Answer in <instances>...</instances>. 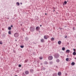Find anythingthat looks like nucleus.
Instances as JSON below:
<instances>
[{
  "label": "nucleus",
  "instance_id": "nucleus-9",
  "mask_svg": "<svg viewBox=\"0 0 76 76\" xmlns=\"http://www.w3.org/2000/svg\"><path fill=\"white\" fill-rule=\"evenodd\" d=\"M66 53H70V50H66Z\"/></svg>",
  "mask_w": 76,
  "mask_h": 76
},
{
  "label": "nucleus",
  "instance_id": "nucleus-12",
  "mask_svg": "<svg viewBox=\"0 0 76 76\" xmlns=\"http://www.w3.org/2000/svg\"><path fill=\"white\" fill-rule=\"evenodd\" d=\"M20 5V4L18 2H17L16 3L17 6H19Z\"/></svg>",
  "mask_w": 76,
  "mask_h": 76
},
{
  "label": "nucleus",
  "instance_id": "nucleus-10",
  "mask_svg": "<svg viewBox=\"0 0 76 76\" xmlns=\"http://www.w3.org/2000/svg\"><path fill=\"white\" fill-rule=\"evenodd\" d=\"M58 44L59 45H60L61 44V42L60 41H58Z\"/></svg>",
  "mask_w": 76,
  "mask_h": 76
},
{
  "label": "nucleus",
  "instance_id": "nucleus-8",
  "mask_svg": "<svg viewBox=\"0 0 76 76\" xmlns=\"http://www.w3.org/2000/svg\"><path fill=\"white\" fill-rule=\"evenodd\" d=\"M41 42H45V41L44 39H41Z\"/></svg>",
  "mask_w": 76,
  "mask_h": 76
},
{
  "label": "nucleus",
  "instance_id": "nucleus-7",
  "mask_svg": "<svg viewBox=\"0 0 76 76\" xmlns=\"http://www.w3.org/2000/svg\"><path fill=\"white\" fill-rule=\"evenodd\" d=\"M58 76H61V72H58Z\"/></svg>",
  "mask_w": 76,
  "mask_h": 76
},
{
  "label": "nucleus",
  "instance_id": "nucleus-17",
  "mask_svg": "<svg viewBox=\"0 0 76 76\" xmlns=\"http://www.w3.org/2000/svg\"><path fill=\"white\" fill-rule=\"evenodd\" d=\"M69 58H66V61H69Z\"/></svg>",
  "mask_w": 76,
  "mask_h": 76
},
{
  "label": "nucleus",
  "instance_id": "nucleus-39",
  "mask_svg": "<svg viewBox=\"0 0 76 76\" xmlns=\"http://www.w3.org/2000/svg\"><path fill=\"white\" fill-rule=\"evenodd\" d=\"M15 76H17V75H15Z\"/></svg>",
  "mask_w": 76,
  "mask_h": 76
},
{
  "label": "nucleus",
  "instance_id": "nucleus-42",
  "mask_svg": "<svg viewBox=\"0 0 76 76\" xmlns=\"http://www.w3.org/2000/svg\"><path fill=\"white\" fill-rule=\"evenodd\" d=\"M15 41H17V40H16Z\"/></svg>",
  "mask_w": 76,
  "mask_h": 76
},
{
  "label": "nucleus",
  "instance_id": "nucleus-2",
  "mask_svg": "<svg viewBox=\"0 0 76 76\" xmlns=\"http://www.w3.org/2000/svg\"><path fill=\"white\" fill-rule=\"evenodd\" d=\"M14 36L15 38H17L19 37V34L18 33H15L14 34Z\"/></svg>",
  "mask_w": 76,
  "mask_h": 76
},
{
  "label": "nucleus",
  "instance_id": "nucleus-21",
  "mask_svg": "<svg viewBox=\"0 0 76 76\" xmlns=\"http://www.w3.org/2000/svg\"><path fill=\"white\" fill-rule=\"evenodd\" d=\"M8 34H11V31H8Z\"/></svg>",
  "mask_w": 76,
  "mask_h": 76
},
{
  "label": "nucleus",
  "instance_id": "nucleus-4",
  "mask_svg": "<svg viewBox=\"0 0 76 76\" xmlns=\"http://www.w3.org/2000/svg\"><path fill=\"white\" fill-rule=\"evenodd\" d=\"M48 59L49 60H51L53 59V56H50L48 57Z\"/></svg>",
  "mask_w": 76,
  "mask_h": 76
},
{
  "label": "nucleus",
  "instance_id": "nucleus-25",
  "mask_svg": "<svg viewBox=\"0 0 76 76\" xmlns=\"http://www.w3.org/2000/svg\"><path fill=\"white\" fill-rule=\"evenodd\" d=\"M50 64H53V62L51 61L50 62Z\"/></svg>",
  "mask_w": 76,
  "mask_h": 76
},
{
  "label": "nucleus",
  "instance_id": "nucleus-37",
  "mask_svg": "<svg viewBox=\"0 0 76 76\" xmlns=\"http://www.w3.org/2000/svg\"><path fill=\"white\" fill-rule=\"evenodd\" d=\"M75 60H76V58H75Z\"/></svg>",
  "mask_w": 76,
  "mask_h": 76
},
{
  "label": "nucleus",
  "instance_id": "nucleus-35",
  "mask_svg": "<svg viewBox=\"0 0 76 76\" xmlns=\"http://www.w3.org/2000/svg\"><path fill=\"white\" fill-rule=\"evenodd\" d=\"M45 15H47V13H45Z\"/></svg>",
  "mask_w": 76,
  "mask_h": 76
},
{
  "label": "nucleus",
  "instance_id": "nucleus-32",
  "mask_svg": "<svg viewBox=\"0 0 76 76\" xmlns=\"http://www.w3.org/2000/svg\"><path fill=\"white\" fill-rule=\"evenodd\" d=\"M73 50L74 51H75V49H73Z\"/></svg>",
  "mask_w": 76,
  "mask_h": 76
},
{
  "label": "nucleus",
  "instance_id": "nucleus-34",
  "mask_svg": "<svg viewBox=\"0 0 76 76\" xmlns=\"http://www.w3.org/2000/svg\"><path fill=\"white\" fill-rule=\"evenodd\" d=\"M40 26L41 27V26H42V25H40Z\"/></svg>",
  "mask_w": 76,
  "mask_h": 76
},
{
  "label": "nucleus",
  "instance_id": "nucleus-29",
  "mask_svg": "<svg viewBox=\"0 0 76 76\" xmlns=\"http://www.w3.org/2000/svg\"><path fill=\"white\" fill-rule=\"evenodd\" d=\"M0 44H2V42H0Z\"/></svg>",
  "mask_w": 76,
  "mask_h": 76
},
{
  "label": "nucleus",
  "instance_id": "nucleus-24",
  "mask_svg": "<svg viewBox=\"0 0 76 76\" xmlns=\"http://www.w3.org/2000/svg\"><path fill=\"white\" fill-rule=\"evenodd\" d=\"M64 3L65 4H67V1H65L64 2Z\"/></svg>",
  "mask_w": 76,
  "mask_h": 76
},
{
  "label": "nucleus",
  "instance_id": "nucleus-1",
  "mask_svg": "<svg viewBox=\"0 0 76 76\" xmlns=\"http://www.w3.org/2000/svg\"><path fill=\"white\" fill-rule=\"evenodd\" d=\"M35 28L34 27H31L30 28V30L31 32H34L35 31Z\"/></svg>",
  "mask_w": 76,
  "mask_h": 76
},
{
  "label": "nucleus",
  "instance_id": "nucleus-27",
  "mask_svg": "<svg viewBox=\"0 0 76 76\" xmlns=\"http://www.w3.org/2000/svg\"><path fill=\"white\" fill-rule=\"evenodd\" d=\"M34 70L33 69H31V72H33Z\"/></svg>",
  "mask_w": 76,
  "mask_h": 76
},
{
  "label": "nucleus",
  "instance_id": "nucleus-30",
  "mask_svg": "<svg viewBox=\"0 0 76 76\" xmlns=\"http://www.w3.org/2000/svg\"><path fill=\"white\" fill-rule=\"evenodd\" d=\"M20 4H21V5L22 4V2H21L20 3Z\"/></svg>",
  "mask_w": 76,
  "mask_h": 76
},
{
  "label": "nucleus",
  "instance_id": "nucleus-18",
  "mask_svg": "<svg viewBox=\"0 0 76 76\" xmlns=\"http://www.w3.org/2000/svg\"><path fill=\"white\" fill-rule=\"evenodd\" d=\"M51 41H53L54 40V38H52L50 39Z\"/></svg>",
  "mask_w": 76,
  "mask_h": 76
},
{
  "label": "nucleus",
  "instance_id": "nucleus-33",
  "mask_svg": "<svg viewBox=\"0 0 76 76\" xmlns=\"http://www.w3.org/2000/svg\"><path fill=\"white\" fill-rule=\"evenodd\" d=\"M11 27H13V26L12 25H11Z\"/></svg>",
  "mask_w": 76,
  "mask_h": 76
},
{
  "label": "nucleus",
  "instance_id": "nucleus-16",
  "mask_svg": "<svg viewBox=\"0 0 76 76\" xmlns=\"http://www.w3.org/2000/svg\"><path fill=\"white\" fill-rule=\"evenodd\" d=\"M72 54L74 55V56H75V55H76V52H74Z\"/></svg>",
  "mask_w": 76,
  "mask_h": 76
},
{
  "label": "nucleus",
  "instance_id": "nucleus-6",
  "mask_svg": "<svg viewBox=\"0 0 76 76\" xmlns=\"http://www.w3.org/2000/svg\"><path fill=\"white\" fill-rule=\"evenodd\" d=\"M39 27H37L36 28V30L37 31H38L39 29Z\"/></svg>",
  "mask_w": 76,
  "mask_h": 76
},
{
  "label": "nucleus",
  "instance_id": "nucleus-36",
  "mask_svg": "<svg viewBox=\"0 0 76 76\" xmlns=\"http://www.w3.org/2000/svg\"><path fill=\"white\" fill-rule=\"evenodd\" d=\"M66 37H67V36H66V37H65V38H66Z\"/></svg>",
  "mask_w": 76,
  "mask_h": 76
},
{
  "label": "nucleus",
  "instance_id": "nucleus-28",
  "mask_svg": "<svg viewBox=\"0 0 76 76\" xmlns=\"http://www.w3.org/2000/svg\"><path fill=\"white\" fill-rule=\"evenodd\" d=\"M18 66L19 67H21V65H18Z\"/></svg>",
  "mask_w": 76,
  "mask_h": 76
},
{
  "label": "nucleus",
  "instance_id": "nucleus-15",
  "mask_svg": "<svg viewBox=\"0 0 76 76\" xmlns=\"http://www.w3.org/2000/svg\"><path fill=\"white\" fill-rule=\"evenodd\" d=\"M56 61L57 63H59V62H60V60H59L58 59H57L56 60Z\"/></svg>",
  "mask_w": 76,
  "mask_h": 76
},
{
  "label": "nucleus",
  "instance_id": "nucleus-13",
  "mask_svg": "<svg viewBox=\"0 0 76 76\" xmlns=\"http://www.w3.org/2000/svg\"><path fill=\"white\" fill-rule=\"evenodd\" d=\"M25 73L26 74V75H28V74L29 73V72L28 71H26L25 72Z\"/></svg>",
  "mask_w": 76,
  "mask_h": 76
},
{
  "label": "nucleus",
  "instance_id": "nucleus-38",
  "mask_svg": "<svg viewBox=\"0 0 76 76\" xmlns=\"http://www.w3.org/2000/svg\"><path fill=\"white\" fill-rule=\"evenodd\" d=\"M53 11H54H54H55V10H54Z\"/></svg>",
  "mask_w": 76,
  "mask_h": 76
},
{
  "label": "nucleus",
  "instance_id": "nucleus-20",
  "mask_svg": "<svg viewBox=\"0 0 76 76\" xmlns=\"http://www.w3.org/2000/svg\"><path fill=\"white\" fill-rule=\"evenodd\" d=\"M42 58H43L42 57V56H40V57H39V59H40V60H42Z\"/></svg>",
  "mask_w": 76,
  "mask_h": 76
},
{
  "label": "nucleus",
  "instance_id": "nucleus-3",
  "mask_svg": "<svg viewBox=\"0 0 76 76\" xmlns=\"http://www.w3.org/2000/svg\"><path fill=\"white\" fill-rule=\"evenodd\" d=\"M50 38V37L47 35H45L44 37V38L45 39H48V38Z\"/></svg>",
  "mask_w": 76,
  "mask_h": 76
},
{
  "label": "nucleus",
  "instance_id": "nucleus-5",
  "mask_svg": "<svg viewBox=\"0 0 76 76\" xmlns=\"http://www.w3.org/2000/svg\"><path fill=\"white\" fill-rule=\"evenodd\" d=\"M54 57L55 58H58L59 57V55L58 54H56L55 55Z\"/></svg>",
  "mask_w": 76,
  "mask_h": 76
},
{
  "label": "nucleus",
  "instance_id": "nucleus-14",
  "mask_svg": "<svg viewBox=\"0 0 76 76\" xmlns=\"http://www.w3.org/2000/svg\"><path fill=\"white\" fill-rule=\"evenodd\" d=\"M53 76H57V73H55L53 74Z\"/></svg>",
  "mask_w": 76,
  "mask_h": 76
},
{
  "label": "nucleus",
  "instance_id": "nucleus-40",
  "mask_svg": "<svg viewBox=\"0 0 76 76\" xmlns=\"http://www.w3.org/2000/svg\"><path fill=\"white\" fill-rule=\"evenodd\" d=\"M66 75H67V74H66Z\"/></svg>",
  "mask_w": 76,
  "mask_h": 76
},
{
  "label": "nucleus",
  "instance_id": "nucleus-26",
  "mask_svg": "<svg viewBox=\"0 0 76 76\" xmlns=\"http://www.w3.org/2000/svg\"><path fill=\"white\" fill-rule=\"evenodd\" d=\"M28 61V60H26L25 61V63H26Z\"/></svg>",
  "mask_w": 76,
  "mask_h": 76
},
{
  "label": "nucleus",
  "instance_id": "nucleus-11",
  "mask_svg": "<svg viewBox=\"0 0 76 76\" xmlns=\"http://www.w3.org/2000/svg\"><path fill=\"white\" fill-rule=\"evenodd\" d=\"M75 62H72L71 63V65H72V66H73V65H75Z\"/></svg>",
  "mask_w": 76,
  "mask_h": 76
},
{
  "label": "nucleus",
  "instance_id": "nucleus-23",
  "mask_svg": "<svg viewBox=\"0 0 76 76\" xmlns=\"http://www.w3.org/2000/svg\"><path fill=\"white\" fill-rule=\"evenodd\" d=\"M20 47H21V48H23L24 47V46H20Z\"/></svg>",
  "mask_w": 76,
  "mask_h": 76
},
{
  "label": "nucleus",
  "instance_id": "nucleus-41",
  "mask_svg": "<svg viewBox=\"0 0 76 76\" xmlns=\"http://www.w3.org/2000/svg\"><path fill=\"white\" fill-rule=\"evenodd\" d=\"M54 9H55V8H54Z\"/></svg>",
  "mask_w": 76,
  "mask_h": 76
},
{
  "label": "nucleus",
  "instance_id": "nucleus-19",
  "mask_svg": "<svg viewBox=\"0 0 76 76\" xmlns=\"http://www.w3.org/2000/svg\"><path fill=\"white\" fill-rule=\"evenodd\" d=\"M62 50L63 51H64V50H65V48H64V47L62 48Z\"/></svg>",
  "mask_w": 76,
  "mask_h": 76
},
{
  "label": "nucleus",
  "instance_id": "nucleus-31",
  "mask_svg": "<svg viewBox=\"0 0 76 76\" xmlns=\"http://www.w3.org/2000/svg\"><path fill=\"white\" fill-rule=\"evenodd\" d=\"M73 30H75V28L74 27L73 28Z\"/></svg>",
  "mask_w": 76,
  "mask_h": 76
},
{
  "label": "nucleus",
  "instance_id": "nucleus-22",
  "mask_svg": "<svg viewBox=\"0 0 76 76\" xmlns=\"http://www.w3.org/2000/svg\"><path fill=\"white\" fill-rule=\"evenodd\" d=\"M8 29L9 30H10V29H11V27H9L8 28Z\"/></svg>",
  "mask_w": 76,
  "mask_h": 76
}]
</instances>
